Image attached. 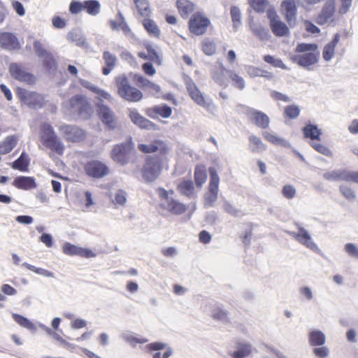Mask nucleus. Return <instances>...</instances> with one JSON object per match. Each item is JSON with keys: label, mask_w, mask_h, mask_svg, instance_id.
<instances>
[{"label": "nucleus", "mask_w": 358, "mask_h": 358, "mask_svg": "<svg viewBox=\"0 0 358 358\" xmlns=\"http://www.w3.org/2000/svg\"><path fill=\"white\" fill-rule=\"evenodd\" d=\"M262 136L266 141L275 145L285 148H289L291 146L290 143L287 140L277 136L272 131H264L262 132Z\"/></svg>", "instance_id": "bb28decb"}, {"label": "nucleus", "mask_w": 358, "mask_h": 358, "mask_svg": "<svg viewBox=\"0 0 358 358\" xmlns=\"http://www.w3.org/2000/svg\"><path fill=\"white\" fill-rule=\"evenodd\" d=\"M173 194V192L169 193L166 190H162L160 194L162 197L160 206L162 208L173 215H181L186 211L187 207L184 203L173 199V196L170 195Z\"/></svg>", "instance_id": "39448f33"}, {"label": "nucleus", "mask_w": 358, "mask_h": 358, "mask_svg": "<svg viewBox=\"0 0 358 358\" xmlns=\"http://www.w3.org/2000/svg\"><path fill=\"white\" fill-rule=\"evenodd\" d=\"M80 83L83 87L90 90V91L94 92L95 94H96L98 96V97L100 99H104L106 100H110L111 99V96L110 94H108L107 92H106L101 89L98 88L97 87L94 86L91 83H90L89 81H87L85 80H80Z\"/></svg>", "instance_id": "f704fd0d"}, {"label": "nucleus", "mask_w": 358, "mask_h": 358, "mask_svg": "<svg viewBox=\"0 0 358 358\" xmlns=\"http://www.w3.org/2000/svg\"><path fill=\"white\" fill-rule=\"evenodd\" d=\"M135 5L139 12V13L144 17H148L150 13L149 4L148 0H141L135 2Z\"/></svg>", "instance_id": "4d7b16f0"}, {"label": "nucleus", "mask_w": 358, "mask_h": 358, "mask_svg": "<svg viewBox=\"0 0 358 358\" xmlns=\"http://www.w3.org/2000/svg\"><path fill=\"white\" fill-rule=\"evenodd\" d=\"M62 136L68 141L78 142L84 137V131L78 127L64 124L59 128Z\"/></svg>", "instance_id": "aec40b11"}, {"label": "nucleus", "mask_w": 358, "mask_h": 358, "mask_svg": "<svg viewBox=\"0 0 358 358\" xmlns=\"http://www.w3.org/2000/svg\"><path fill=\"white\" fill-rule=\"evenodd\" d=\"M283 196L287 199H292L296 194V188L292 185H285L282 189Z\"/></svg>", "instance_id": "69168bd1"}, {"label": "nucleus", "mask_w": 358, "mask_h": 358, "mask_svg": "<svg viewBox=\"0 0 358 358\" xmlns=\"http://www.w3.org/2000/svg\"><path fill=\"white\" fill-rule=\"evenodd\" d=\"M228 75L231 80L232 85L234 87L240 90H243L245 88V80L243 77L232 71H228Z\"/></svg>", "instance_id": "de8ad7c7"}, {"label": "nucleus", "mask_w": 358, "mask_h": 358, "mask_svg": "<svg viewBox=\"0 0 358 358\" xmlns=\"http://www.w3.org/2000/svg\"><path fill=\"white\" fill-rule=\"evenodd\" d=\"M152 111L164 118H168L172 115V108L167 105H158L152 108Z\"/></svg>", "instance_id": "3c124183"}, {"label": "nucleus", "mask_w": 358, "mask_h": 358, "mask_svg": "<svg viewBox=\"0 0 358 358\" xmlns=\"http://www.w3.org/2000/svg\"><path fill=\"white\" fill-rule=\"evenodd\" d=\"M138 148L144 153L159 152L161 154H166L168 150L166 144L162 141H155L149 144H139Z\"/></svg>", "instance_id": "5701e85b"}, {"label": "nucleus", "mask_w": 358, "mask_h": 358, "mask_svg": "<svg viewBox=\"0 0 358 358\" xmlns=\"http://www.w3.org/2000/svg\"><path fill=\"white\" fill-rule=\"evenodd\" d=\"M228 71L222 65L220 66L217 70L213 72L212 76L214 81L220 86L227 87V83L225 78L224 72L228 73Z\"/></svg>", "instance_id": "58836bf2"}, {"label": "nucleus", "mask_w": 358, "mask_h": 358, "mask_svg": "<svg viewBox=\"0 0 358 358\" xmlns=\"http://www.w3.org/2000/svg\"><path fill=\"white\" fill-rule=\"evenodd\" d=\"M264 60L274 67L281 68L282 69H287L285 64H283L282 61L280 59L275 58L274 57L267 55L264 57Z\"/></svg>", "instance_id": "13d9d810"}, {"label": "nucleus", "mask_w": 358, "mask_h": 358, "mask_svg": "<svg viewBox=\"0 0 358 358\" xmlns=\"http://www.w3.org/2000/svg\"><path fill=\"white\" fill-rule=\"evenodd\" d=\"M282 10L286 21L290 27H294L297 23V8L294 0H285L282 3Z\"/></svg>", "instance_id": "a211bd4d"}, {"label": "nucleus", "mask_w": 358, "mask_h": 358, "mask_svg": "<svg viewBox=\"0 0 358 358\" xmlns=\"http://www.w3.org/2000/svg\"><path fill=\"white\" fill-rule=\"evenodd\" d=\"M84 10L92 16L97 15L101 11V4L96 0H88L84 1Z\"/></svg>", "instance_id": "a19ab883"}, {"label": "nucleus", "mask_w": 358, "mask_h": 358, "mask_svg": "<svg viewBox=\"0 0 358 358\" xmlns=\"http://www.w3.org/2000/svg\"><path fill=\"white\" fill-rule=\"evenodd\" d=\"M63 252L69 256H80V247L73 245L70 243H65L62 247Z\"/></svg>", "instance_id": "864d4df0"}, {"label": "nucleus", "mask_w": 358, "mask_h": 358, "mask_svg": "<svg viewBox=\"0 0 358 358\" xmlns=\"http://www.w3.org/2000/svg\"><path fill=\"white\" fill-rule=\"evenodd\" d=\"M116 85L119 96L124 100L138 102L143 98L142 92L131 86L128 78L124 75L116 78Z\"/></svg>", "instance_id": "7ed1b4c3"}, {"label": "nucleus", "mask_w": 358, "mask_h": 358, "mask_svg": "<svg viewBox=\"0 0 358 358\" xmlns=\"http://www.w3.org/2000/svg\"><path fill=\"white\" fill-rule=\"evenodd\" d=\"M137 81L141 86L150 89L156 93L160 91V87L158 85L152 83L142 76L138 77Z\"/></svg>", "instance_id": "5fc2aeb1"}, {"label": "nucleus", "mask_w": 358, "mask_h": 358, "mask_svg": "<svg viewBox=\"0 0 358 358\" xmlns=\"http://www.w3.org/2000/svg\"><path fill=\"white\" fill-rule=\"evenodd\" d=\"M0 47L8 50H16L20 48L17 38L12 33H0Z\"/></svg>", "instance_id": "4be33fe9"}, {"label": "nucleus", "mask_w": 358, "mask_h": 358, "mask_svg": "<svg viewBox=\"0 0 358 358\" xmlns=\"http://www.w3.org/2000/svg\"><path fill=\"white\" fill-rule=\"evenodd\" d=\"M313 355L317 358H327L329 355V349L324 345L313 347Z\"/></svg>", "instance_id": "052dcab7"}, {"label": "nucleus", "mask_w": 358, "mask_h": 358, "mask_svg": "<svg viewBox=\"0 0 358 358\" xmlns=\"http://www.w3.org/2000/svg\"><path fill=\"white\" fill-rule=\"evenodd\" d=\"M248 1L251 7L257 12H263L266 10L268 11V9H272L267 0H248Z\"/></svg>", "instance_id": "49530a36"}, {"label": "nucleus", "mask_w": 358, "mask_h": 358, "mask_svg": "<svg viewBox=\"0 0 358 358\" xmlns=\"http://www.w3.org/2000/svg\"><path fill=\"white\" fill-rule=\"evenodd\" d=\"M249 150L253 153H261L265 151L267 148L266 145L262 141V139L252 134L249 136Z\"/></svg>", "instance_id": "cd10ccee"}, {"label": "nucleus", "mask_w": 358, "mask_h": 358, "mask_svg": "<svg viewBox=\"0 0 358 358\" xmlns=\"http://www.w3.org/2000/svg\"><path fill=\"white\" fill-rule=\"evenodd\" d=\"M207 178L206 173L203 167H196L194 171V180L196 185L201 187L206 182Z\"/></svg>", "instance_id": "8fccbe9b"}, {"label": "nucleus", "mask_w": 358, "mask_h": 358, "mask_svg": "<svg viewBox=\"0 0 358 358\" xmlns=\"http://www.w3.org/2000/svg\"><path fill=\"white\" fill-rule=\"evenodd\" d=\"M317 45L315 43H299L296 48V52H302V55H292L291 60L303 67H308L317 62L319 52Z\"/></svg>", "instance_id": "f257e3e1"}, {"label": "nucleus", "mask_w": 358, "mask_h": 358, "mask_svg": "<svg viewBox=\"0 0 358 358\" xmlns=\"http://www.w3.org/2000/svg\"><path fill=\"white\" fill-rule=\"evenodd\" d=\"M336 21V3L334 0L326 1L321 13L317 17V22L320 24H330Z\"/></svg>", "instance_id": "9b49d317"}, {"label": "nucleus", "mask_w": 358, "mask_h": 358, "mask_svg": "<svg viewBox=\"0 0 358 358\" xmlns=\"http://www.w3.org/2000/svg\"><path fill=\"white\" fill-rule=\"evenodd\" d=\"M245 114L248 120L261 129H266L270 124V119L267 115L260 110L247 107Z\"/></svg>", "instance_id": "4468645a"}, {"label": "nucleus", "mask_w": 358, "mask_h": 358, "mask_svg": "<svg viewBox=\"0 0 358 358\" xmlns=\"http://www.w3.org/2000/svg\"><path fill=\"white\" fill-rule=\"evenodd\" d=\"M310 145L318 152L327 157L332 156L331 151L324 145L314 141L310 142Z\"/></svg>", "instance_id": "0e129e2a"}, {"label": "nucleus", "mask_w": 358, "mask_h": 358, "mask_svg": "<svg viewBox=\"0 0 358 358\" xmlns=\"http://www.w3.org/2000/svg\"><path fill=\"white\" fill-rule=\"evenodd\" d=\"M252 345L248 343H238L236 350L229 352V355L233 358H245L252 352Z\"/></svg>", "instance_id": "473e14b6"}, {"label": "nucleus", "mask_w": 358, "mask_h": 358, "mask_svg": "<svg viewBox=\"0 0 358 358\" xmlns=\"http://www.w3.org/2000/svg\"><path fill=\"white\" fill-rule=\"evenodd\" d=\"M189 24L192 32L196 35H201L205 33L210 24V20L201 13H196L192 16Z\"/></svg>", "instance_id": "dca6fc26"}, {"label": "nucleus", "mask_w": 358, "mask_h": 358, "mask_svg": "<svg viewBox=\"0 0 358 358\" xmlns=\"http://www.w3.org/2000/svg\"><path fill=\"white\" fill-rule=\"evenodd\" d=\"M249 27L252 33L261 41H267L270 38V34L266 27L253 21L249 23Z\"/></svg>", "instance_id": "c85d7f7f"}, {"label": "nucleus", "mask_w": 358, "mask_h": 358, "mask_svg": "<svg viewBox=\"0 0 358 358\" xmlns=\"http://www.w3.org/2000/svg\"><path fill=\"white\" fill-rule=\"evenodd\" d=\"M78 113L84 118H87L92 113V108L85 96H83V100H81L80 109Z\"/></svg>", "instance_id": "09e8293b"}, {"label": "nucleus", "mask_w": 358, "mask_h": 358, "mask_svg": "<svg viewBox=\"0 0 358 358\" xmlns=\"http://www.w3.org/2000/svg\"><path fill=\"white\" fill-rule=\"evenodd\" d=\"M29 159L25 152H22L20 157L12 164V168L22 171L27 169Z\"/></svg>", "instance_id": "79ce46f5"}, {"label": "nucleus", "mask_w": 358, "mask_h": 358, "mask_svg": "<svg viewBox=\"0 0 358 358\" xmlns=\"http://www.w3.org/2000/svg\"><path fill=\"white\" fill-rule=\"evenodd\" d=\"M13 185L24 190H29L36 187L35 179L28 176H18L15 178Z\"/></svg>", "instance_id": "a878e982"}, {"label": "nucleus", "mask_w": 358, "mask_h": 358, "mask_svg": "<svg viewBox=\"0 0 358 358\" xmlns=\"http://www.w3.org/2000/svg\"><path fill=\"white\" fill-rule=\"evenodd\" d=\"M177 8L180 15L186 19L194 10L195 5L189 0H178Z\"/></svg>", "instance_id": "c756f323"}, {"label": "nucleus", "mask_w": 358, "mask_h": 358, "mask_svg": "<svg viewBox=\"0 0 358 358\" xmlns=\"http://www.w3.org/2000/svg\"><path fill=\"white\" fill-rule=\"evenodd\" d=\"M267 17L269 20L271 29L276 36L283 37L289 34V29L287 25L280 20L274 9H268Z\"/></svg>", "instance_id": "6e6552de"}, {"label": "nucleus", "mask_w": 358, "mask_h": 358, "mask_svg": "<svg viewBox=\"0 0 358 358\" xmlns=\"http://www.w3.org/2000/svg\"><path fill=\"white\" fill-rule=\"evenodd\" d=\"M162 171L161 159L158 157H147L142 169V176L147 182L155 181Z\"/></svg>", "instance_id": "20e7f679"}, {"label": "nucleus", "mask_w": 358, "mask_h": 358, "mask_svg": "<svg viewBox=\"0 0 358 358\" xmlns=\"http://www.w3.org/2000/svg\"><path fill=\"white\" fill-rule=\"evenodd\" d=\"M129 116L131 122L141 129H157V126L153 122L140 115L136 109H129Z\"/></svg>", "instance_id": "412c9836"}, {"label": "nucleus", "mask_w": 358, "mask_h": 358, "mask_svg": "<svg viewBox=\"0 0 358 358\" xmlns=\"http://www.w3.org/2000/svg\"><path fill=\"white\" fill-rule=\"evenodd\" d=\"M177 190L180 194L189 198H195L197 196L193 182L190 180L180 181L177 185Z\"/></svg>", "instance_id": "393cba45"}, {"label": "nucleus", "mask_w": 358, "mask_h": 358, "mask_svg": "<svg viewBox=\"0 0 358 358\" xmlns=\"http://www.w3.org/2000/svg\"><path fill=\"white\" fill-rule=\"evenodd\" d=\"M230 14L233 22V27L238 29L241 25V13L239 8L236 6L231 7Z\"/></svg>", "instance_id": "c03bdc74"}, {"label": "nucleus", "mask_w": 358, "mask_h": 358, "mask_svg": "<svg viewBox=\"0 0 358 358\" xmlns=\"http://www.w3.org/2000/svg\"><path fill=\"white\" fill-rule=\"evenodd\" d=\"M12 317L14 321L20 326L30 331H36V325L31 322L28 318L16 313L12 314Z\"/></svg>", "instance_id": "4c0bfd02"}, {"label": "nucleus", "mask_w": 358, "mask_h": 358, "mask_svg": "<svg viewBox=\"0 0 358 358\" xmlns=\"http://www.w3.org/2000/svg\"><path fill=\"white\" fill-rule=\"evenodd\" d=\"M40 138L43 144L52 151L58 154H62L64 146L58 136L56 135L53 127L47 122L41 125Z\"/></svg>", "instance_id": "f03ea898"}, {"label": "nucleus", "mask_w": 358, "mask_h": 358, "mask_svg": "<svg viewBox=\"0 0 358 358\" xmlns=\"http://www.w3.org/2000/svg\"><path fill=\"white\" fill-rule=\"evenodd\" d=\"M83 96L76 95L71 98L68 103L70 105V110L72 113H78L80 109L81 100H83Z\"/></svg>", "instance_id": "e2e57ef3"}, {"label": "nucleus", "mask_w": 358, "mask_h": 358, "mask_svg": "<svg viewBox=\"0 0 358 358\" xmlns=\"http://www.w3.org/2000/svg\"><path fill=\"white\" fill-rule=\"evenodd\" d=\"M103 59L106 66L103 68L102 73L103 75H108L112 69L116 66L117 59L115 55L109 51H104L103 53Z\"/></svg>", "instance_id": "2f4dec72"}, {"label": "nucleus", "mask_w": 358, "mask_h": 358, "mask_svg": "<svg viewBox=\"0 0 358 358\" xmlns=\"http://www.w3.org/2000/svg\"><path fill=\"white\" fill-rule=\"evenodd\" d=\"M345 252L353 259H358V245L355 243H348L344 245Z\"/></svg>", "instance_id": "680f3d73"}, {"label": "nucleus", "mask_w": 358, "mask_h": 358, "mask_svg": "<svg viewBox=\"0 0 358 358\" xmlns=\"http://www.w3.org/2000/svg\"><path fill=\"white\" fill-rule=\"evenodd\" d=\"M303 132L306 138H309L312 141L320 140L322 131L316 125L308 124L303 129Z\"/></svg>", "instance_id": "c9c22d12"}, {"label": "nucleus", "mask_w": 358, "mask_h": 358, "mask_svg": "<svg viewBox=\"0 0 358 358\" xmlns=\"http://www.w3.org/2000/svg\"><path fill=\"white\" fill-rule=\"evenodd\" d=\"M9 72L14 79L27 84H33L35 82L34 76L27 71L25 68L17 63H12L9 66Z\"/></svg>", "instance_id": "ddd939ff"}, {"label": "nucleus", "mask_w": 358, "mask_h": 358, "mask_svg": "<svg viewBox=\"0 0 358 358\" xmlns=\"http://www.w3.org/2000/svg\"><path fill=\"white\" fill-rule=\"evenodd\" d=\"M296 227V231H286V233L298 241L300 244L304 245L309 250L317 252L318 246L313 241L309 232L298 223L294 224Z\"/></svg>", "instance_id": "0eeeda50"}, {"label": "nucleus", "mask_w": 358, "mask_h": 358, "mask_svg": "<svg viewBox=\"0 0 358 358\" xmlns=\"http://www.w3.org/2000/svg\"><path fill=\"white\" fill-rule=\"evenodd\" d=\"M17 95L24 104L30 107H41L43 105L41 96L36 92H29L24 89H19Z\"/></svg>", "instance_id": "6ab92c4d"}, {"label": "nucleus", "mask_w": 358, "mask_h": 358, "mask_svg": "<svg viewBox=\"0 0 358 358\" xmlns=\"http://www.w3.org/2000/svg\"><path fill=\"white\" fill-rule=\"evenodd\" d=\"M143 26L150 36L154 37L159 36V29L153 20L145 18L143 21Z\"/></svg>", "instance_id": "37998d69"}, {"label": "nucleus", "mask_w": 358, "mask_h": 358, "mask_svg": "<svg viewBox=\"0 0 358 358\" xmlns=\"http://www.w3.org/2000/svg\"><path fill=\"white\" fill-rule=\"evenodd\" d=\"M120 338L129 343L132 348L137 345V336L131 331H125L121 334Z\"/></svg>", "instance_id": "bf43d9fd"}, {"label": "nucleus", "mask_w": 358, "mask_h": 358, "mask_svg": "<svg viewBox=\"0 0 358 358\" xmlns=\"http://www.w3.org/2000/svg\"><path fill=\"white\" fill-rule=\"evenodd\" d=\"M98 115L103 123L109 129H115L118 127L117 117L113 111L107 106L101 102L97 103Z\"/></svg>", "instance_id": "9d476101"}, {"label": "nucleus", "mask_w": 358, "mask_h": 358, "mask_svg": "<svg viewBox=\"0 0 358 358\" xmlns=\"http://www.w3.org/2000/svg\"><path fill=\"white\" fill-rule=\"evenodd\" d=\"M185 84L189 96L198 105L209 111L215 109L212 100L203 94L192 80L187 79Z\"/></svg>", "instance_id": "423d86ee"}, {"label": "nucleus", "mask_w": 358, "mask_h": 358, "mask_svg": "<svg viewBox=\"0 0 358 358\" xmlns=\"http://www.w3.org/2000/svg\"><path fill=\"white\" fill-rule=\"evenodd\" d=\"M145 351L152 355V358H169L173 354V350L167 343L156 341L147 344Z\"/></svg>", "instance_id": "1a4fd4ad"}, {"label": "nucleus", "mask_w": 358, "mask_h": 358, "mask_svg": "<svg viewBox=\"0 0 358 358\" xmlns=\"http://www.w3.org/2000/svg\"><path fill=\"white\" fill-rule=\"evenodd\" d=\"M22 266L24 267H26L27 268H28L30 271L35 272L36 273H37L38 275H43L45 277H48V278H53L54 277V273L52 272H51L48 270L42 268H37V267H36L33 265H31L27 262L23 263L22 264Z\"/></svg>", "instance_id": "603ef678"}, {"label": "nucleus", "mask_w": 358, "mask_h": 358, "mask_svg": "<svg viewBox=\"0 0 358 358\" xmlns=\"http://www.w3.org/2000/svg\"><path fill=\"white\" fill-rule=\"evenodd\" d=\"M308 344L311 347L324 345L326 343V335L320 329H311L308 334Z\"/></svg>", "instance_id": "b1692460"}, {"label": "nucleus", "mask_w": 358, "mask_h": 358, "mask_svg": "<svg viewBox=\"0 0 358 358\" xmlns=\"http://www.w3.org/2000/svg\"><path fill=\"white\" fill-rule=\"evenodd\" d=\"M340 39V36L335 34L333 40L328 43L323 49L322 56L325 61H330L334 56L335 48L337 45Z\"/></svg>", "instance_id": "7c9ffc66"}, {"label": "nucleus", "mask_w": 358, "mask_h": 358, "mask_svg": "<svg viewBox=\"0 0 358 358\" xmlns=\"http://www.w3.org/2000/svg\"><path fill=\"white\" fill-rule=\"evenodd\" d=\"M285 113L289 118L294 119L299 115L300 109L296 105H290L285 107Z\"/></svg>", "instance_id": "774afa93"}, {"label": "nucleus", "mask_w": 358, "mask_h": 358, "mask_svg": "<svg viewBox=\"0 0 358 358\" xmlns=\"http://www.w3.org/2000/svg\"><path fill=\"white\" fill-rule=\"evenodd\" d=\"M85 170L88 176L95 178H103L109 174L108 167L104 163L97 160L87 162Z\"/></svg>", "instance_id": "2eb2a0df"}, {"label": "nucleus", "mask_w": 358, "mask_h": 358, "mask_svg": "<svg viewBox=\"0 0 358 358\" xmlns=\"http://www.w3.org/2000/svg\"><path fill=\"white\" fill-rule=\"evenodd\" d=\"M33 45L37 56L43 59V64L49 69H55V60L52 55L45 48L44 45L38 40H36Z\"/></svg>", "instance_id": "f3484780"}, {"label": "nucleus", "mask_w": 358, "mask_h": 358, "mask_svg": "<svg viewBox=\"0 0 358 358\" xmlns=\"http://www.w3.org/2000/svg\"><path fill=\"white\" fill-rule=\"evenodd\" d=\"M209 173L210 178L208 185V191L218 194L220 177L214 168H210Z\"/></svg>", "instance_id": "ea45409f"}, {"label": "nucleus", "mask_w": 358, "mask_h": 358, "mask_svg": "<svg viewBox=\"0 0 358 358\" xmlns=\"http://www.w3.org/2000/svg\"><path fill=\"white\" fill-rule=\"evenodd\" d=\"M341 193L343 196L349 201H352L355 199V194L354 191L345 185H341L339 187Z\"/></svg>", "instance_id": "338daca9"}, {"label": "nucleus", "mask_w": 358, "mask_h": 358, "mask_svg": "<svg viewBox=\"0 0 358 358\" xmlns=\"http://www.w3.org/2000/svg\"><path fill=\"white\" fill-rule=\"evenodd\" d=\"M348 171L345 169H336L324 173L323 177L329 181L345 180L347 181Z\"/></svg>", "instance_id": "72a5a7b5"}, {"label": "nucleus", "mask_w": 358, "mask_h": 358, "mask_svg": "<svg viewBox=\"0 0 358 358\" xmlns=\"http://www.w3.org/2000/svg\"><path fill=\"white\" fill-rule=\"evenodd\" d=\"M127 194L123 189H117L113 194V202L115 206H124L127 203Z\"/></svg>", "instance_id": "a18cd8bd"}, {"label": "nucleus", "mask_w": 358, "mask_h": 358, "mask_svg": "<svg viewBox=\"0 0 358 358\" xmlns=\"http://www.w3.org/2000/svg\"><path fill=\"white\" fill-rule=\"evenodd\" d=\"M131 146L129 143H122L113 147L110 157L117 164L124 166L127 164L130 158Z\"/></svg>", "instance_id": "f8f14e48"}, {"label": "nucleus", "mask_w": 358, "mask_h": 358, "mask_svg": "<svg viewBox=\"0 0 358 358\" xmlns=\"http://www.w3.org/2000/svg\"><path fill=\"white\" fill-rule=\"evenodd\" d=\"M17 139L15 136H7L5 140L0 143V154L6 155L10 152L17 145Z\"/></svg>", "instance_id": "e433bc0d"}, {"label": "nucleus", "mask_w": 358, "mask_h": 358, "mask_svg": "<svg viewBox=\"0 0 358 358\" xmlns=\"http://www.w3.org/2000/svg\"><path fill=\"white\" fill-rule=\"evenodd\" d=\"M211 316L215 320L224 321L227 319V313L219 306H214Z\"/></svg>", "instance_id": "6e6d98bb"}]
</instances>
